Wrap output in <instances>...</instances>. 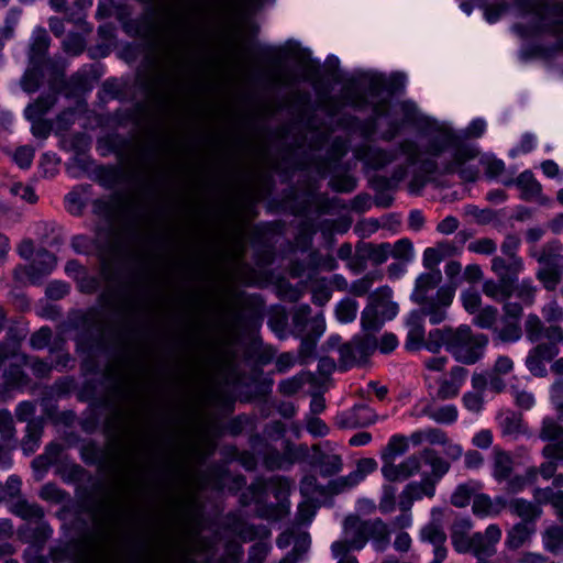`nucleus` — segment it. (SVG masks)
I'll list each match as a JSON object with an SVG mask.
<instances>
[{"label": "nucleus", "instance_id": "obj_56", "mask_svg": "<svg viewBox=\"0 0 563 563\" xmlns=\"http://www.w3.org/2000/svg\"><path fill=\"white\" fill-rule=\"evenodd\" d=\"M545 328L547 327L537 314H528L525 321V331L527 339L530 342H538L541 338H543Z\"/></svg>", "mask_w": 563, "mask_h": 563}, {"label": "nucleus", "instance_id": "obj_12", "mask_svg": "<svg viewBox=\"0 0 563 563\" xmlns=\"http://www.w3.org/2000/svg\"><path fill=\"white\" fill-rule=\"evenodd\" d=\"M360 527L362 529L365 544L371 541L373 548L383 552L387 549L390 542V532L388 525L380 518L363 520L360 518Z\"/></svg>", "mask_w": 563, "mask_h": 563}, {"label": "nucleus", "instance_id": "obj_27", "mask_svg": "<svg viewBox=\"0 0 563 563\" xmlns=\"http://www.w3.org/2000/svg\"><path fill=\"white\" fill-rule=\"evenodd\" d=\"M533 532V525L517 522L507 531L505 547L511 551L518 550L530 540Z\"/></svg>", "mask_w": 563, "mask_h": 563}, {"label": "nucleus", "instance_id": "obj_45", "mask_svg": "<svg viewBox=\"0 0 563 563\" xmlns=\"http://www.w3.org/2000/svg\"><path fill=\"white\" fill-rule=\"evenodd\" d=\"M539 438L542 441H563V426L553 418L545 417L541 423Z\"/></svg>", "mask_w": 563, "mask_h": 563}, {"label": "nucleus", "instance_id": "obj_47", "mask_svg": "<svg viewBox=\"0 0 563 563\" xmlns=\"http://www.w3.org/2000/svg\"><path fill=\"white\" fill-rule=\"evenodd\" d=\"M514 294L523 305L531 306L536 299L537 287L531 278H523L520 283L514 284Z\"/></svg>", "mask_w": 563, "mask_h": 563}, {"label": "nucleus", "instance_id": "obj_16", "mask_svg": "<svg viewBox=\"0 0 563 563\" xmlns=\"http://www.w3.org/2000/svg\"><path fill=\"white\" fill-rule=\"evenodd\" d=\"M377 468V462L372 457H364L357 461L356 470L346 476L339 477L330 483L331 489L339 494L361 483L368 474Z\"/></svg>", "mask_w": 563, "mask_h": 563}, {"label": "nucleus", "instance_id": "obj_32", "mask_svg": "<svg viewBox=\"0 0 563 563\" xmlns=\"http://www.w3.org/2000/svg\"><path fill=\"white\" fill-rule=\"evenodd\" d=\"M34 234L46 246H56L63 243L59 227L55 222L38 221L34 224Z\"/></svg>", "mask_w": 563, "mask_h": 563}, {"label": "nucleus", "instance_id": "obj_2", "mask_svg": "<svg viewBox=\"0 0 563 563\" xmlns=\"http://www.w3.org/2000/svg\"><path fill=\"white\" fill-rule=\"evenodd\" d=\"M488 342L486 334L473 332L470 325L444 327L430 331L428 351L439 353L444 347L457 363L474 365L484 357Z\"/></svg>", "mask_w": 563, "mask_h": 563}, {"label": "nucleus", "instance_id": "obj_20", "mask_svg": "<svg viewBox=\"0 0 563 563\" xmlns=\"http://www.w3.org/2000/svg\"><path fill=\"white\" fill-rule=\"evenodd\" d=\"M490 269L497 278L515 284L525 269V262L522 257L495 255L490 262Z\"/></svg>", "mask_w": 563, "mask_h": 563}, {"label": "nucleus", "instance_id": "obj_50", "mask_svg": "<svg viewBox=\"0 0 563 563\" xmlns=\"http://www.w3.org/2000/svg\"><path fill=\"white\" fill-rule=\"evenodd\" d=\"M499 426L504 435L517 437L522 432V419L515 412H507L501 416Z\"/></svg>", "mask_w": 563, "mask_h": 563}, {"label": "nucleus", "instance_id": "obj_52", "mask_svg": "<svg viewBox=\"0 0 563 563\" xmlns=\"http://www.w3.org/2000/svg\"><path fill=\"white\" fill-rule=\"evenodd\" d=\"M96 176L98 183L106 189H112L121 180V172L115 166H101Z\"/></svg>", "mask_w": 563, "mask_h": 563}, {"label": "nucleus", "instance_id": "obj_38", "mask_svg": "<svg viewBox=\"0 0 563 563\" xmlns=\"http://www.w3.org/2000/svg\"><path fill=\"white\" fill-rule=\"evenodd\" d=\"M543 547L552 554H560L563 550V527L552 525L548 527L542 533Z\"/></svg>", "mask_w": 563, "mask_h": 563}, {"label": "nucleus", "instance_id": "obj_63", "mask_svg": "<svg viewBox=\"0 0 563 563\" xmlns=\"http://www.w3.org/2000/svg\"><path fill=\"white\" fill-rule=\"evenodd\" d=\"M467 250L471 253L481 255H493L497 250L496 242L490 238H481L467 245Z\"/></svg>", "mask_w": 563, "mask_h": 563}, {"label": "nucleus", "instance_id": "obj_39", "mask_svg": "<svg viewBox=\"0 0 563 563\" xmlns=\"http://www.w3.org/2000/svg\"><path fill=\"white\" fill-rule=\"evenodd\" d=\"M308 278L311 282L312 303L320 307L324 306L332 296L330 283L325 277L312 278V275H308Z\"/></svg>", "mask_w": 563, "mask_h": 563}, {"label": "nucleus", "instance_id": "obj_19", "mask_svg": "<svg viewBox=\"0 0 563 563\" xmlns=\"http://www.w3.org/2000/svg\"><path fill=\"white\" fill-rule=\"evenodd\" d=\"M407 338L405 341V347L407 351H419L422 347L428 350L430 342V333L426 338L424 321L422 314L411 311L407 319Z\"/></svg>", "mask_w": 563, "mask_h": 563}, {"label": "nucleus", "instance_id": "obj_25", "mask_svg": "<svg viewBox=\"0 0 563 563\" xmlns=\"http://www.w3.org/2000/svg\"><path fill=\"white\" fill-rule=\"evenodd\" d=\"M507 508L510 512L521 519L520 522L533 525L542 515V509L536 504L525 498H514L508 500Z\"/></svg>", "mask_w": 563, "mask_h": 563}, {"label": "nucleus", "instance_id": "obj_59", "mask_svg": "<svg viewBox=\"0 0 563 563\" xmlns=\"http://www.w3.org/2000/svg\"><path fill=\"white\" fill-rule=\"evenodd\" d=\"M4 384L9 388L20 387L27 383V376L18 364H11L3 373Z\"/></svg>", "mask_w": 563, "mask_h": 563}, {"label": "nucleus", "instance_id": "obj_36", "mask_svg": "<svg viewBox=\"0 0 563 563\" xmlns=\"http://www.w3.org/2000/svg\"><path fill=\"white\" fill-rule=\"evenodd\" d=\"M57 97L55 93H47L40 96L33 103L29 104L24 114L26 119L43 118L56 103Z\"/></svg>", "mask_w": 563, "mask_h": 563}, {"label": "nucleus", "instance_id": "obj_46", "mask_svg": "<svg viewBox=\"0 0 563 563\" xmlns=\"http://www.w3.org/2000/svg\"><path fill=\"white\" fill-rule=\"evenodd\" d=\"M420 540L422 542H428L433 545V548L444 545L446 542V534L442 527L437 523H429L424 526L420 531Z\"/></svg>", "mask_w": 563, "mask_h": 563}, {"label": "nucleus", "instance_id": "obj_14", "mask_svg": "<svg viewBox=\"0 0 563 563\" xmlns=\"http://www.w3.org/2000/svg\"><path fill=\"white\" fill-rule=\"evenodd\" d=\"M420 468V454H412L399 464H395L394 461L383 463L382 474L388 482H402L419 473Z\"/></svg>", "mask_w": 563, "mask_h": 563}, {"label": "nucleus", "instance_id": "obj_8", "mask_svg": "<svg viewBox=\"0 0 563 563\" xmlns=\"http://www.w3.org/2000/svg\"><path fill=\"white\" fill-rule=\"evenodd\" d=\"M379 419L373 408L365 404H355L353 407L336 413L334 424L339 429H357L374 424Z\"/></svg>", "mask_w": 563, "mask_h": 563}, {"label": "nucleus", "instance_id": "obj_11", "mask_svg": "<svg viewBox=\"0 0 563 563\" xmlns=\"http://www.w3.org/2000/svg\"><path fill=\"white\" fill-rule=\"evenodd\" d=\"M434 493L435 483L429 476L420 482H410L398 496V507L400 511H410L416 500H420L424 496L431 498Z\"/></svg>", "mask_w": 563, "mask_h": 563}, {"label": "nucleus", "instance_id": "obj_18", "mask_svg": "<svg viewBox=\"0 0 563 563\" xmlns=\"http://www.w3.org/2000/svg\"><path fill=\"white\" fill-rule=\"evenodd\" d=\"M508 505L504 496L492 498L488 494L479 493L474 496L472 503V512L477 518L498 517Z\"/></svg>", "mask_w": 563, "mask_h": 563}, {"label": "nucleus", "instance_id": "obj_61", "mask_svg": "<svg viewBox=\"0 0 563 563\" xmlns=\"http://www.w3.org/2000/svg\"><path fill=\"white\" fill-rule=\"evenodd\" d=\"M310 544L311 539L309 533L306 531L299 532L296 534L294 539V548L288 553L294 558L298 559V561H301L308 553Z\"/></svg>", "mask_w": 563, "mask_h": 563}, {"label": "nucleus", "instance_id": "obj_29", "mask_svg": "<svg viewBox=\"0 0 563 563\" xmlns=\"http://www.w3.org/2000/svg\"><path fill=\"white\" fill-rule=\"evenodd\" d=\"M358 254L367 260L372 265L379 266L387 262L389 258V243L383 242L379 244L362 243L358 244Z\"/></svg>", "mask_w": 563, "mask_h": 563}, {"label": "nucleus", "instance_id": "obj_28", "mask_svg": "<svg viewBox=\"0 0 563 563\" xmlns=\"http://www.w3.org/2000/svg\"><path fill=\"white\" fill-rule=\"evenodd\" d=\"M483 292L496 302L507 301L514 295V283L503 279H487L483 284Z\"/></svg>", "mask_w": 563, "mask_h": 563}, {"label": "nucleus", "instance_id": "obj_33", "mask_svg": "<svg viewBox=\"0 0 563 563\" xmlns=\"http://www.w3.org/2000/svg\"><path fill=\"white\" fill-rule=\"evenodd\" d=\"M441 280L442 276L440 271L420 275L416 280V287L412 294V299L417 301L418 299L421 298H428V291L437 288Z\"/></svg>", "mask_w": 563, "mask_h": 563}, {"label": "nucleus", "instance_id": "obj_57", "mask_svg": "<svg viewBox=\"0 0 563 563\" xmlns=\"http://www.w3.org/2000/svg\"><path fill=\"white\" fill-rule=\"evenodd\" d=\"M397 488L391 484H385L382 488V495L378 503V509L382 514H390L396 508Z\"/></svg>", "mask_w": 563, "mask_h": 563}, {"label": "nucleus", "instance_id": "obj_22", "mask_svg": "<svg viewBox=\"0 0 563 563\" xmlns=\"http://www.w3.org/2000/svg\"><path fill=\"white\" fill-rule=\"evenodd\" d=\"M473 521L468 517L454 520L451 527V542L457 553H468Z\"/></svg>", "mask_w": 563, "mask_h": 563}, {"label": "nucleus", "instance_id": "obj_13", "mask_svg": "<svg viewBox=\"0 0 563 563\" xmlns=\"http://www.w3.org/2000/svg\"><path fill=\"white\" fill-rule=\"evenodd\" d=\"M467 376L468 369L465 367L461 365L452 366L449 375L439 379L435 398L439 400H449L457 397Z\"/></svg>", "mask_w": 563, "mask_h": 563}, {"label": "nucleus", "instance_id": "obj_48", "mask_svg": "<svg viewBox=\"0 0 563 563\" xmlns=\"http://www.w3.org/2000/svg\"><path fill=\"white\" fill-rule=\"evenodd\" d=\"M382 278L383 274L380 272H369L351 284L350 292L357 297L365 296L372 288L374 282L380 280Z\"/></svg>", "mask_w": 563, "mask_h": 563}, {"label": "nucleus", "instance_id": "obj_34", "mask_svg": "<svg viewBox=\"0 0 563 563\" xmlns=\"http://www.w3.org/2000/svg\"><path fill=\"white\" fill-rule=\"evenodd\" d=\"M49 36L45 29H37L34 31L30 44V59L32 63L41 62L49 47Z\"/></svg>", "mask_w": 563, "mask_h": 563}, {"label": "nucleus", "instance_id": "obj_44", "mask_svg": "<svg viewBox=\"0 0 563 563\" xmlns=\"http://www.w3.org/2000/svg\"><path fill=\"white\" fill-rule=\"evenodd\" d=\"M311 308L309 305H300L292 313V334L302 336L307 332Z\"/></svg>", "mask_w": 563, "mask_h": 563}, {"label": "nucleus", "instance_id": "obj_41", "mask_svg": "<svg viewBox=\"0 0 563 563\" xmlns=\"http://www.w3.org/2000/svg\"><path fill=\"white\" fill-rule=\"evenodd\" d=\"M42 432L43 429L40 422L29 421L25 435L21 443L22 450L26 455L34 453L35 450L40 446Z\"/></svg>", "mask_w": 563, "mask_h": 563}, {"label": "nucleus", "instance_id": "obj_24", "mask_svg": "<svg viewBox=\"0 0 563 563\" xmlns=\"http://www.w3.org/2000/svg\"><path fill=\"white\" fill-rule=\"evenodd\" d=\"M344 540L342 542L347 549L360 551L365 547L362 529L360 527V517L357 515H349L343 521Z\"/></svg>", "mask_w": 563, "mask_h": 563}, {"label": "nucleus", "instance_id": "obj_6", "mask_svg": "<svg viewBox=\"0 0 563 563\" xmlns=\"http://www.w3.org/2000/svg\"><path fill=\"white\" fill-rule=\"evenodd\" d=\"M454 291L450 288L441 287L434 296L418 299L416 302L420 306L419 310H413L422 314V320L428 317L432 324H439L446 318V309L452 303Z\"/></svg>", "mask_w": 563, "mask_h": 563}, {"label": "nucleus", "instance_id": "obj_9", "mask_svg": "<svg viewBox=\"0 0 563 563\" xmlns=\"http://www.w3.org/2000/svg\"><path fill=\"white\" fill-rule=\"evenodd\" d=\"M501 529L497 523H490L484 532H474L471 536L468 553L476 559L492 558L497 553V544L501 540Z\"/></svg>", "mask_w": 563, "mask_h": 563}, {"label": "nucleus", "instance_id": "obj_54", "mask_svg": "<svg viewBox=\"0 0 563 563\" xmlns=\"http://www.w3.org/2000/svg\"><path fill=\"white\" fill-rule=\"evenodd\" d=\"M21 9L11 8L5 15L4 26L0 30V52L4 46V42L13 36L14 27L21 15Z\"/></svg>", "mask_w": 563, "mask_h": 563}, {"label": "nucleus", "instance_id": "obj_40", "mask_svg": "<svg viewBox=\"0 0 563 563\" xmlns=\"http://www.w3.org/2000/svg\"><path fill=\"white\" fill-rule=\"evenodd\" d=\"M408 450V439L402 434H394L388 440L382 453L383 463L391 462L397 456L402 455Z\"/></svg>", "mask_w": 563, "mask_h": 563}, {"label": "nucleus", "instance_id": "obj_1", "mask_svg": "<svg viewBox=\"0 0 563 563\" xmlns=\"http://www.w3.org/2000/svg\"><path fill=\"white\" fill-rule=\"evenodd\" d=\"M445 152L450 153V158L441 161L442 175L457 174L466 183L477 180L479 168L471 164L479 154L477 147L465 142L455 132L442 130L430 136L424 153L432 157H440Z\"/></svg>", "mask_w": 563, "mask_h": 563}, {"label": "nucleus", "instance_id": "obj_5", "mask_svg": "<svg viewBox=\"0 0 563 563\" xmlns=\"http://www.w3.org/2000/svg\"><path fill=\"white\" fill-rule=\"evenodd\" d=\"M377 349V339L374 334L366 333L354 336L351 341L339 346V367L346 371L365 362Z\"/></svg>", "mask_w": 563, "mask_h": 563}, {"label": "nucleus", "instance_id": "obj_42", "mask_svg": "<svg viewBox=\"0 0 563 563\" xmlns=\"http://www.w3.org/2000/svg\"><path fill=\"white\" fill-rule=\"evenodd\" d=\"M284 460L287 470L295 463L303 461L309 454V448L306 444L295 445L289 440L284 442Z\"/></svg>", "mask_w": 563, "mask_h": 563}, {"label": "nucleus", "instance_id": "obj_35", "mask_svg": "<svg viewBox=\"0 0 563 563\" xmlns=\"http://www.w3.org/2000/svg\"><path fill=\"white\" fill-rule=\"evenodd\" d=\"M494 342L515 343L522 336V329L517 321L505 320L501 328H494Z\"/></svg>", "mask_w": 563, "mask_h": 563}, {"label": "nucleus", "instance_id": "obj_55", "mask_svg": "<svg viewBox=\"0 0 563 563\" xmlns=\"http://www.w3.org/2000/svg\"><path fill=\"white\" fill-rule=\"evenodd\" d=\"M498 318V310L493 306H486L476 312L474 324L481 329H489L494 331Z\"/></svg>", "mask_w": 563, "mask_h": 563}, {"label": "nucleus", "instance_id": "obj_58", "mask_svg": "<svg viewBox=\"0 0 563 563\" xmlns=\"http://www.w3.org/2000/svg\"><path fill=\"white\" fill-rule=\"evenodd\" d=\"M92 212L108 222H112L117 214L113 201L107 198H98L93 200Z\"/></svg>", "mask_w": 563, "mask_h": 563}, {"label": "nucleus", "instance_id": "obj_64", "mask_svg": "<svg viewBox=\"0 0 563 563\" xmlns=\"http://www.w3.org/2000/svg\"><path fill=\"white\" fill-rule=\"evenodd\" d=\"M64 51L70 55H80L86 47L84 36L78 33H69L63 42Z\"/></svg>", "mask_w": 563, "mask_h": 563}, {"label": "nucleus", "instance_id": "obj_30", "mask_svg": "<svg viewBox=\"0 0 563 563\" xmlns=\"http://www.w3.org/2000/svg\"><path fill=\"white\" fill-rule=\"evenodd\" d=\"M482 488L483 484L475 479L460 484L451 495V504L454 507L464 508L470 504L471 499L482 490Z\"/></svg>", "mask_w": 563, "mask_h": 563}, {"label": "nucleus", "instance_id": "obj_26", "mask_svg": "<svg viewBox=\"0 0 563 563\" xmlns=\"http://www.w3.org/2000/svg\"><path fill=\"white\" fill-rule=\"evenodd\" d=\"M514 459L509 452L495 448L492 464V476L498 483H504L514 471Z\"/></svg>", "mask_w": 563, "mask_h": 563}, {"label": "nucleus", "instance_id": "obj_51", "mask_svg": "<svg viewBox=\"0 0 563 563\" xmlns=\"http://www.w3.org/2000/svg\"><path fill=\"white\" fill-rule=\"evenodd\" d=\"M454 246L450 243H439L437 247H428L423 254L424 265L430 267L440 263L444 256L450 255Z\"/></svg>", "mask_w": 563, "mask_h": 563}, {"label": "nucleus", "instance_id": "obj_31", "mask_svg": "<svg viewBox=\"0 0 563 563\" xmlns=\"http://www.w3.org/2000/svg\"><path fill=\"white\" fill-rule=\"evenodd\" d=\"M419 454L421 463L424 462L431 467V476L434 482L442 478L450 471V462L440 456L435 450L426 448Z\"/></svg>", "mask_w": 563, "mask_h": 563}, {"label": "nucleus", "instance_id": "obj_53", "mask_svg": "<svg viewBox=\"0 0 563 563\" xmlns=\"http://www.w3.org/2000/svg\"><path fill=\"white\" fill-rule=\"evenodd\" d=\"M413 256V246L409 239H400L394 244L389 243V257L409 262Z\"/></svg>", "mask_w": 563, "mask_h": 563}, {"label": "nucleus", "instance_id": "obj_60", "mask_svg": "<svg viewBox=\"0 0 563 563\" xmlns=\"http://www.w3.org/2000/svg\"><path fill=\"white\" fill-rule=\"evenodd\" d=\"M300 345L298 349L297 361L300 365L308 364L316 355L317 342L318 340L308 338V336H299Z\"/></svg>", "mask_w": 563, "mask_h": 563}, {"label": "nucleus", "instance_id": "obj_17", "mask_svg": "<svg viewBox=\"0 0 563 563\" xmlns=\"http://www.w3.org/2000/svg\"><path fill=\"white\" fill-rule=\"evenodd\" d=\"M506 186L516 185L520 190V199L525 201H537L545 205L548 199L542 195V186L530 170H525L516 179L505 183Z\"/></svg>", "mask_w": 563, "mask_h": 563}, {"label": "nucleus", "instance_id": "obj_3", "mask_svg": "<svg viewBox=\"0 0 563 563\" xmlns=\"http://www.w3.org/2000/svg\"><path fill=\"white\" fill-rule=\"evenodd\" d=\"M399 85L395 77L388 79L384 76H373L368 79L364 92L350 87L343 89L342 97L346 104L358 110L372 107L373 115L362 126L364 137H371L376 131L377 120L387 115L390 98Z\"/></svg>", "mask_w": 563, "mask_h": 563}, {"label": "nucleus", "instance_id": "obj_4", "mask_svg": "<svg viewBox=\"0 0 563 563\" xmlns=\"http://www.w3.org/2000/svg\"><path fill=\"white\" fill-rule=\"evenodd\" d=\"M516 7L523 14L537 15L543 32L563 34V0H516Z\"/></svg>", "mask_w": 563, "mask_h": 563}, {"label": "nucleus", "instance_id": "obj_43", "mask_svg": "<svg viewBox=\"0 0 563 563\" xmlns=\"http://www.w3.org/2000/svg\"><path fill=\"white\" fill-rule=\"evenodd\" d=\"M233 532L243 541L251 542L258 537H267L269 530L265 526H255L250 523H239L233 527Z\"/></svg>", "mask_w": 563, "mask_h": 563}, {"label": "nucleus", "instance_id": "obj_21", "mask_svg": "<svg viewBox=\"0 0 563 563\" xmlns=\"http://www.w3.org/2000/svg\"><path fill=\"white\" fill-rule=\"evenodd\" d=\"M356 157L364 162V164L374 169L378 170L393 163L397 155L394 151H386L383 148H376L371 146H364L356 150Z\"/></svg>", "mask_w": 563, "mask_h": 563}, {"label": "nucleus", "instance_id": "obj_37", "mask_svg": "<svg viewBox=\"0 0 563 563\" xmlns=\"http://www.w3.org/2000/svg\"><path fill=\"white\" fill-rule=\"evenodd\" d=\"M423 413L441 424H452L457 420V408L454 405H444L441 407H426Z\"/></svg>", "mask_w": 563, "mask_h": 563}, {"label": "nucleus", "instance_id": "obj_15", "mask_svg": "<svg viewBox=\"0 0 563 563\" xmlns=\"http://www.w3.org/2000/svg\"><path fill=\"white\" fill-rule=\"evenodd\" d=\"M398 312V307L396 303H377L375 306L366 307L361 316L362 327L365 331L377 332L385 319L394 318Z\"/></svg>", "mask_w": 563, "mask_h": 563}, {"label": "nucleus", "instance_id": "obj_49", "mask_svg": "<svg viewBox=\"0 0 563 563\" xmlns=\"http://www.w3.org/2000/svg\"><path fill=\"white\" fill-rule=\"evenodd\" d=\"M358 303L351 298L342 299L335 307V316L342 323H349L355 320L357 316Z\"/></svg>", "mask_w": 563, "mask_h": 563}, {"label": "nucleus", "instance_id": "obj_7", "mask_svg": "<svg viewBox=\"0 0 563 563\" xmlns=\"http://www.w3.org/2000/svg\"><path fill=\"white\" fill-rule=\"evenodd\" d=\"M56 266V256L42 247L36 251L33 261L25 266H18L14 268L13 276L18 280L23 278L29 279L31 283H36L42 277L52 273Z\"/></svg>", "mask_w": 563, "mask_h": 563}, {"label": "nucleus", "instance_id": "obj_10", "mask_svg": "<svg viewBox=\"0 0 563 563\" xmlns=\"http://www.w3.org/2000/svg\"><path fill=\"white\" fill-rule=\"evenodd\" d=\"M197 30L189 24L187 16L177 18L172 27L165 30L162 40L165 44L176 51L187 48L195 40Z\"/></svg>", "mask_w": 563, "mask_h": 563}, {"label": "nucleus", "instance_id": "obj_62", "mask_svg": "<svg viewBox=\"0 0 563 563\" xmlns=\"http://www.w3.org/2000/svg\"><path fill=\"white\" fill-rule=\"evenodd\" d=\"M14 512L23 519H41L44 516L43 509L38 505L25 500L15 504Z\"/></svg>", "mask_w": 563, "mask_h": 563}, {"label": "nucleus", "instance_id": "obj_23", "mask_svg": "<svg viewBox=\"0 0 563 563\" xmlns=\"http://www.w3.org/2000/svg\"><path fill=\"white\" fill-rule=\"evenodd\" d=\"M311 450L314 452V461L311 463L318 466L323 477H330L340 473L343 468V461L339 454H327L321 451L319 444H313Z\"/></svg>", "mask_w": 563, "mask_h": 563}]
</instances>
